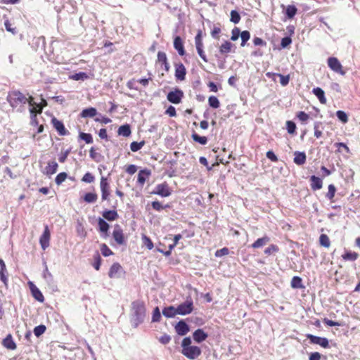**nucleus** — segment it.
I'll return each instance as SVG.
<instances>
[{
  "label": "nucleus",
  "instance_id": "obj_6",
  "mask_svg": "<svg viewBox=\"0 0 360 360\" xmlns=\"http://www.w3.org/2000/svg\"><path fill=\"white\" fill-rule=\"evenodd\" d=\"M193 309V301L191 299L187 300L176 307L177 314L180 315L189 314L192 312Z\"/></svg>",
  "mask_w": 360,
  "mask_h": 360
},
{
  "label": "nucleus",
  "instance_id": "obj_10",
  "mask_svg": "<svg viewBox=\"0 0 360 360\" xmlns=\"http://www.w3.org/2000/svg\"><path fill=\"white\" fill-rule=\"evenodd\" d=\"M112 237L116 241V243L119 245H123L124 243V237L123 234V231L122 228L119 225H115L113 232Z\"/></svg>",
  "mask_w": 360,
  "mask_h": 360
},
{
  "label": "nucleus",
  "instance_id": "obj_21",
  "mask_svg": "<svg viewBox=\"0 0 360 360\" xmlns=\"http://www.w3.org/2000/svg\"><path fill=\"white\" fill-rule=\"evenodd\" d=\"M311 181V188L314 191L319 190L322 188L323 186V181L322 180L314 175H312L310 177Z\"/></svg>",
  "mask_w": 360,
  "mask_h": 360
},
{
  "label": "nucleus",
  "instance_id": "obj_12",
  "mask_svg": "<svg viewBox=\"0 0 360 360\" xmlns=\"http://www.w3.org/2000/svg\"><path fill=\"white\" fill-rule=\"evenodd\" d=\"M29 110L30 112L31 124L37 127L38 125V122L37 120L36 115H37V113L41 112V108H40L39 105L36 103V105L30 108Z\"/></svg>",
  "mask_w": 360,
  "mask_h": 360
},
{
  "label": "nucleus",
  "instance_id": "obj_23",
  "mask_svg": "<svg viewBox=\"0 0 360 360\" xmlns=\"http://www.w3.org/2000/svg\"><path fill=\"white\" fill-rule=\"evenodd\" d=\"M294 162L297 165H302L306 162V154L304 152L296 151L294 153Z\"/></svg>",
  "mask_w": 360,
  "mask_h": 360
},
{
  "label": "nucleus",
  "instance_id": "obj_9",
  "mask_svg": "<svg viewBox=\"0 0 360 360\" xmlns=\"http://www.w3.org/2000/svg\"><path fill=\"white\" fill-rule=\"evenodd\" d=\"M51 238V233L49 226H45L44 232L39 238V243L42 250H45L49 246V240Z\"/></svg>",
  "mask_w": 360,
  "mask_h": 360
},
{
  "label": "nucleus",
  "instance_id": "obj_58",
  "mask_svg": "<svg viewBox=\"0 0 360 360\" xmlns=\"http://www.w3.org/2000/svg\"><path fill=\"white\" fill-rule=\"evenodd\" d=\"M229 253V250L227 248H223L216 251L214 255L217 257H221L224 255H227Z\"/></svg>",
  "mask_w": 360,
  "mask_h": 360
},
{
  "label": "nucleus",
  "instance_id": "obj_49",
  "mask_svg": "<svg viewBox=\"0 0 360 360\" xmlns=\"http://www.w3.org/2000/svg\"><path fill=\"white\" fill-rule=\"evenodd\" d=\"M161 318V314L159 308L157 307L154 309L152 316V322H159Z\"/></svg>",
  "mask_w": 360,
  "mask_h": 360
},
{
  "label": "nucleus",
  "instance_id": "obj_25",
  "mask_svg": "<svg viewBox=\"0 0 360 360\" xmlns=\"http://www.w3.org/2000/svg\"><path fill=\"white\" fill-rule=\"evenodd\" d=\"M235 47V46L229 41H225L220 46H219V52L221 54H226L231 51L232 49Z\"/></svg>",
  "mask_w": 360,
  "mask_h": 360
},
{
  "label": "nucleus",
  "instance_id": "obj_48",
  "mask_svg": "<svg viewBox=\"0 0 360 360\" xmlns=\"http://www.w3.org/2000/svg\"><path fill=\"white\" fill-rule=\"evenodd\" d=\"M335 191H336V188H335V186L333 184H330L328 186V191L326 194V198L332 201L333 198L335 196Z\"/></svg>",
  "mask_w": 360,
  "mask_h": 360
},
{
  "label": "nucleus",
  "instance_id": "obj_63",
  "mask_svg": "<svg viewBox=\"0 0 360 360\" xmlns=\"http://www.w3.org/2000/svg\"><path fill=\"white\" fill-rule=\"evenodd\" d=\"M143 240L148 250H152L153 248V243L148 237H147L146 236H143Z\"/></svg>",
  "mask_w": 360,
  "mask_h": 360
},
{
  "label": "nucleus",
  "instance_id": "obj_53",
  "mask_svg": "<svg viewBox=\"0 0 360 360\" xmlns=\"http://www.w3.org/2000/svg\"><path fill=\"white\" fill-rule=\"evenodd\" d=\"M95 180L94 176L90 173L86 172L82 177V181L85 183H92Z\"/></svg>",
  "mask_w": 360,
  "mask_h": 360
},
{
  "label": "nucleus",
  "instance_id": "obj_54",
  "mask_svg": "<svg viewBox=\"0 0 360 360\" xmlns=\"http://www.w3.org/2000/svg\"><path fill=\"white\" fill-rule=\"evenodd\" d=\"M240 30L238 27H235L231 30V40L232 41H236L238 37L240 36Z\"/></svg>",
  "mask_w": 360,
  "mask_h": 360
},
{
  "label": "nucleus",
  "instance_id": "obj_40",
  "mask_svg": "<svg viewBox=\"0 0 360 360\" xmlns=\"http://www.w3.org/2000/svg\"><path fill=\"white\" fill-rule=\"evenodd\" d=\"M144 145H145L144 141H142L141 142L133 141L130 144V149L133 152H136V151L139 150Z\"/></svg>",
  "mask_w": 360,
  "mask_h": 360
},
{
  "label": "nucleus",
  "instance_id": "obj_41",
  "mask_svg": "<svg viewBox=\"0 0 360 360\" xmlns=\"http://www.w3.org/2000/svg\"><path fill=\"white\" fill-rule=\"evenodd\" d=\"M84 200L88 203L94 202L97 200V195L94 193H87L85 194Z\"/></svg>",
  "mask_w": 360,
  "mask_h": 360
},
{
  "label": "nucleus",
  "instance_id": "obj_61",
  "mask_svg": "<svg viewBox=\"0 0 360 360\" xmlns=\"http://www.w3.org/2000/svg\"><path fill=\"white\" fill-rule=\"evenodd\" d=\"M195 47H203V44L201 38V32H199L195 37Z\"/></svg>",
  "mask_w": 360,
  "mask_h": 360
},
{
  "label": "nucleus",
  "instance_id": "obj_36",
  "mask_svg": "<svg viewBox=\"0 0 360 360\" xmlns=\"http://www.w3.org/2000/svg\"><path fill=\"white\" fill-rule=\"evenodd\" d=\"M150 174V172L146 170H141L138 174V179L137 181L140 184L143 185L144 184L146 180V176H148Z\"/></svg>",
  "mask_w": 360,
  "mask_h": 360
},
{
  "label": "nucleus",
  "instance_id": "obj_16",
  "mask_svg": "<svg viewBox=\"0 0 360 360\" xmlns=\"http://www.w3.org/2000/svg\"><path fill=\"white\" fill-rule=\"evenodd\" d=\"M175 330L178 335L183 336L189 331V327L186 322L180 321L176 325Z\"/></svg>",
  "mask_w": 360,
  "mask_h": 360
},
{
  "label": "nucleus",
  "instance_id": "obj_31",
  "mask_svg": "<svg viewBox=\"0 0 360 360\" xmlns=\"http://www.w3.org/2000/svg\"><path fill=\"white\" fill-rule=\"evenodd\" d=\"M97 114V110L94 108H89L84 109L81 112V116L82 117H93Z\"/></svg>",
  "mask_w": 360,
  "mask_h": 360
},
{
  "label": "nucleus",
  "instance_id": "obj_59",
  "mask_svg": "<svg viewBox=\"0 0 360 360\" xmlns=\"http://www.w3.org/2000/svg\"><path fill=\"white\" fill-rule=\"evenodd\" d=\"M321 122H316L314 123V136L319 139L320 138L321 136H322V132L321 130H319V127L321 126Z\"/></svg>",
  "mask_w": 360,
  "mask_h": 360
},
{
  "label": "nucleus",
  "instance_id": "obj_55",
  "mask_svg": "<svg viewBox=\"0 0 360 360\" xmlns=\"http://www.w3.org/2000/svg\"><path fill=\"white\" fill-rule=\"evenodd\" d=\"M286 128L289 134H293L295 132L296 124L292 121H287Z\"/></svg>",
  "mask_w": 360,
  "mask_h": 360
},
{
  "label": "nucleus",
  "instance_id": "obj_52",
  "mask_svg": "<svg viewBox=\"0 0 360 360\" xmlns=\"http://www.w3.org/2000/svg\"><path fill=\"white\" fill-rule=\"evenodd\" d=\"M79 137L81 139L84 140L86 143H91L93 142V138L91 134H90L81 132L79 134Z\"/></svg>",
  "mask_w": 360,
  "mask_h": 360
},
{
  "label": "nucleus",
  "instance_id": "obj_51",
  "mask_svg": "<svg viewBox=\"0 0 360 360\" xmlns=\"http://www.w3.org/2000/svg\"><path fill=\"white\" fill-rule=\"evenodd\" d=\"M101 251L102 255L105 257H108L113 254L112 250L104 243L101 246Z\"/></svg>",
  "mask_w": 360,
  "mask_h": 360
},
{
  "label": "nucleus",
  "instance_id": "obj_60",
  "mask_svg": "<svg viewBox=\"0 0 360 360\" xmlns=\"http://www.w3.org/2000/svg\"><path fill=\"white\" fill-rule=\"evenodd\" d=\"M297 118L302 122H304L308 120L309 116L308 114L303 111H300L297 115Z\"/></svg>",
  "mask_w": 360,
  "mask_h": 360
},
{
  "label": "nucleus",
  "instance_id": "obj_28",
  "mask_svg": "<svg viewBox=\"0 0 360 360\" xmlns=\"http://www.w3.org/2000/svg\"><path fill=\"white\" fill-rule=\"evenodd\" d=\"M6 264L2 259L0 258V279L6 285H7V277L6 276Z\"/></svg>",
  "mask_w": 360,
  "mask_h": 360
},
{
  "label": "nucleus",
  "instance_id": "obj_17",
  "mask_svg": "<svg viewBox=\"0 0 360 360\" xmlns=\"http://www.w3.org/2000/svg\"><path fill=\"white\" fill-rule=\"evenodd\" d=\"M51 122L54 128L60 135L64 136L68 134V131H66L64 124L62 122H60V120H57L55 117L52 119Z\"/></svg>",
  "mask_w": 360,
  "mask_h": 360
},
{
  "label": "nucleus",
  "instance_id": "obj_35",
  "mask_svg": "<svg viewBox=\"0 0 360 360\" xmlns=\"http://www.w3.org/2000/svg\"><path fill=\"white\" fill-rule=\"evenodd\" d=\"M269 241V238L267 236H264L262 238H258L254 243H252V247L253 248H259L265 245Z\"/></svg>",
  "mask_w": 360,
  "mask_h": 360
},
{
  "label": "nucleus",
  "instance_id": "obj_13",
  "mask_svg": "<svg viewBox=\"0 0 360 360\" xmlns=\"http://www.w3.org/2000/svg\"><path fill=\"white\" fill-rule=\"evenodd\" d=\"M174 48L177 51L180 56H184L186 52L184 50L183 40L179 36H176L174 39Z\"/></svg>",
  "mask_w": 360,
  "mask_h": 360
},
{
  "label": "nucleus",
  "instance_id": "obj_34",
  "mask_svg": "<svg viewBox=\"0 0 360 360\" xmlns=\"http://www.w3.org/2000/svg\"><path fill=\"white\" fill-rule=\"evenodd\" d=\"M358 253L355 252L347 251L342 255V257L345 261H355L358 258Z\"/></svg>",
  "mask_w": 360,
  "mask_h": 360
},
{
  "label": "nucleus",
  "instance_id": "obj_64",
  "mask_svg": "<svg viewBox=\"0 0 360 360\" xmlns=\"http://www.w3.org/2000/svg\"><path fill=\"white\" fill-rule=\"evenodd\" d=\"M292 42V39L290 37H285L281 39V46L282 48H286Z\"/></svg>",
  "mask_w": 360,
  "mask_h": 360
},
{
  "label": "nucleus",
  "instance_id": "obj_2",
  "mask_svg": "<svg viewBox=\"0 0 360 360\" xmlns=\"http://www.w3.org/2000/svg\"><path fill=\"white\" fill-rule=\"evenodd\" d=\"M146 318V307L140 300L131 303V323L134 328H137Z\"/></svg>",
  "mask_w": 360,
  "mask_h": 360
},
{
  "label": "nucleus",
  "instance_id": "obj_19",
  "mask_svg": "<svg viewBox=\"0 0 360 360\" xmlns=\"http://www.w3.org/2000/svg\"><path fill=\"white\" fill-rule=\"evenodd\" d=\"M122 271V266L119 263H114L108 272V276L111 278H119L120 273Z\"/></svg>",
  "mask_w": 360,
  "mask_h": 360
},
{
  "label": "nucleus",
  "instance_id": "obj_1",
  "mask_svg": "<svg viewBox=\"0 0 360 360\" xmlns=\"http://www.w3.org/2000/svg\"><path fill=\"white\" fill-rule=\"evenodd\" d=\"M7 101L13 109L20 112H24L26 110L27 105H28L29 108L36 105L32 96L27 98L22 93L18 91L9 93Z\"/></svg>",
  "mask_w": 360,
  "mask_h": 360
},
{
  "label": "nucleus",
  "instance_id": "obj_22",
  "mask_svg": "<svg viewBox=\"0 0 360 360\" xmlns=\"http://www.w3.org/2000/svg\"><path fill=\"white\" fill-rule=\"evenodd\" d=\"M281 7L285 9V16L289 18L292 19L297 13V8L294 5H288V6L285 7L284 5H281Z\"/></svg>",
  "mask_w": 360,
  "mask_h": 360
},
{
  "label": "nucleus",
  "instance_id": "obj_62",
  "mask_svg": "<svg viewBox=\"0 0 360 360\" xmlns=\"http://www.w3.org/2000/svg\"><path fill=\"white\" fill-rule=\"evenodd\" d=\"M101 264V258L99 255H97L94 257V262L93 263V266L95 268L96 270H99Z\"/></svg>",
  "mask_w": 360,
  "mask_h": 360
},
{
  "label": "nucleus",
  "instance_id": "obj_39",
  "mask_svg": "<svg viewBox=\"0 0 360 360\" xmlns=\"http://www.w3.org/2000/svg\"><path fill=\"white\" fill-rule=\"evenodd\" d=\"M208 103L210 106L213 108H218L220 105L219 99L214 96H211L209 97Z\"/></svg>",
  "mask_w": 360,
  "mask_h": 360
},
{
  "label": "nucleus",
  "instance_id": "obj_37",
  "mask_svg": "<svg viewBox=\"0 0 360 360\" xmlns=\"http://www.w3.org/2000/svg\"><path fill=\"white\" fill-rule=\"evenodd\" d=\"M192 139L194 141L198 142L201 145H205L207 143V139L206 136H200L195 133L192 134Z\"/></svg>",
  "mask_w": 360,
  "mask_h": 360
},
{
  "label": "nucleus",
  "instance_id": "obj_45",
  "mask_svg": "<svg viewBox=\"0 0 360 360\" xmlns=\"http://www.w3.org/2000/svg\"><path fill=\"white\" fill-rule=\"evenodd\" d=\"M240 16L238 11L233 10L231 11V22H233L234 24H237L240 22Z\"/></svg>",
  "mask_w": 360,
  "mask_h": 360
},
{
  "label": "nucleus",
  "instance_id": "obj_29",
  "mask_svg": "<svg viewBox=\"0 0 360 360\" xmlns=\"http://www.w3.org/2000/svg\"><path fill=\"white\" fill-rule=\"evenodd\" d=\"M102 215L104 219L108 221H114L118 217V214L115 210H105Z\"/></svg>",
  "mask_w": 360,
  "mask_h": 360
},
{
  "label": "nucleus",
  "instance_id": "obj_57",
  "mask_svg": "<svg viewBox=\"0 0 360 360\" xmlns=\"http://www.w3.org/2000/svg\"><path fill=\"white\" fill-rule=\"evenodd\" d=\"M280 77V83L282 86H285L289 83V75H283L281 74H276Z\"/></svg>",
  "mask_w": 360,
  "mask_h": 360
},
{
  "label": "nucleus",
  "instance_id": "obj_43",
  "mask_svg": "<svg viewBox=\"0 0 360 360\" xmlns=\"http://www.w3.org/2000/svg\"><path fill=\"white\" fill-rule=\"evenodd\" d=\"M320 244L325 247L328 248L330 246V240L327 235L321 234L319 238Z\"/></svg>",
  "mask_w": 360,
  "mask_h": 360
},
{
  "label": "nucleus",
  "instance_id": "obj_7",
  "mask_svg": "<svg viewBox=\"0 0 360 360\" xmlns=\"http://www.w3.org/2000/svg\"><path fill=\"white\" fill-rule=\"evenodd\" d=\"M307 338L309 340L311 344L319 345L323 348H328L329 347V342L326 338H322L311 334H307Z\"/></svg>",
  "mask_w": 360,
  "mask_h": 360
},
{
  "label": "nucleus",
  "instance_id": "obj_11",
  "mask_svg": "<svg viewBox=\"0 0 360 360\" xmlns=\"http://www.w3.org/2000/svg\"><path fill=\"white\" fill-rule=\"evenodd\" d=\"M28 284L34 298L39 302H43L44 301V297L40 290L31 281H30Z\"/></svg>",
  "mask_w": 360,
  "mask_h": 360
},
{
  "label": "nucleus",
  "instance_id": "obj_47",
  "mask_svg": "<svg viewBox=\"0 0 360 360\" xmlns=\"http://www.w3.org/2000/svg\"><path fill=\"white\" fill-rule=\"evenodd\" d=\"M67 176H68V174L65 172L59 173L55 179L56 184L57 185L61 184L63 181H65V179H67Z\"/></svg>",
  "mask_w": 360,
  "mask_h": 360
},
{
  "label": "nucleus",
  "instance_id": "obj_3",
  "mask_svg": "<svg viewBox=\"0 0 360 360\" xmlns=\"http://www.w3.org/2000/svg\"><path fill=\"white\" fill-rule=\"evenodd\" d=\"M181 353L189 359H195L201 354V349L198 346H190L182 349Z\"/></svg>",
  "mask_w": 360,
  "mask_h": 360
},
{
  "label": "nucleus",
  "instance_id": "obj_42",
  "mask_svg": "<svg viewBox=\"0 0 360 360\" xmlns=\"http://www.w3.org/2000/svg\"><path fill=\"white\" fill-rule=\"evenodd\" d=\"M291 286L293 288H302V279L298 276H294L291 280Z\"/></svg>",
  "mask_w": 360,
  "mask_h": 360
},
{
  "label": "nucleus",
  "instance_id": "obj_26",
  "mask_svg": "<svg viewBox=\"0 0 360 360\" xmlns=\"http://www.w3.org/2000/svg\"><path fill=\"white\" fill-rule=\"evenodd\" d=\"M312 92L319 98L321 103L325 104L326 103L325 93L322 89L320 87L314 88Z\"/></svg>",
  "mask_w": 360,
  "mask_h": 360
},
{
  "label": "nucleus",
  "instance_id": "obj_38",
  "mask_svg": "<svg viewBox=\"0 0 360 360\" xmlns=\"http://www.w3.org/2000/svg\"><path fill=\"white\" fill-rule=\"evenodd\" d=\"M240 38H241V46H245L246 42L250 39V33L248 30H244L241 32L240 33Z\"/></svg>",
  "mask_w": 360,
  "mask_h": 360
},
{
  "label": "nucleus",
  "instance_id": "obj_4",
  "mask_svg": "<svg viewBox=\"0 0 360 360\" xmlns=\"http://www.w3.org/2000/svg\"><path fill=\"white\" fill-rule=\"evenodd\" d=\"M328 67L335 72L339 73L341 75H345V72L342 70V65L338 59L335 57H330L328 58Z\"/></svg>",
  "mask_w": 360,
  "mask_h": 360
},
{
  "label": "nucleus",
  "instance_id": "obj_30",
  "mask_svg": "<svg viewBox=\"0 0 360 360\" xmlns=\"http://www.w3.org/2000/svg\"><path fill=\"white\" fill-rule=\"evenodd\" d=\"M162 314L167 318H172L177 314L176 308L173 306L165 307L162 310Z\"/></svg>",
  "mask_w": 360,
  "mask_h": 360
},
{
  "label": "nucleus",
  "instance_id": "obj_18",
  "mask_svg": "<svg viewBox=\"0 0 360 360\" xmlns=\"http://www.w3.org/2000/svg\"><path fill=\"white\" fill-rule=\"evenodd\" d=\"M207 336V334L202 329L200 328H198L196 330H195L193 334V340L198 343H200L205 340Z\"/></svg>",
  "mask_w": 360,
  "mask_h": 360
},
{
  "label": "nucleus",
  "instance_id": "obj_24",
  "mask_svg": "<svg viewBox=\"0 0 360 360\" xmlns=\"http://www.w3.org/2000/svg\"><path fill=\"white\" fill-rule=\"evenodd\" d=\"M158 60L161 63L162 65H164L165 71H169V64L167 62V58L165 53L159 51L158 53Z\"/></svg>",
  "mask_w": 360,
  "mask_h": 360
},
{
  "label": "nucleus",
  "instance_id": "obj_20",
  "mask_svg": "<svg viewBox=\"0 0 360 360\" xmlns=\"http://www.w3.org/2000/svg\"><path fill=\"white\" fill-rule=\"evenodd\" d=\"M186 73V68L182 63L176 65L175 77L177 79L184 80L185 79Z\"/></svg>",
  "mask_w": 360,
  "mask_h": 360
},
{
  "label": "nucleus",
  "instance_id": "obj_32",
  "mask_svg": "<svg viewBox=\"0 0 360 360\" xmlns=\"http://www.w3.org/2000/svg\"><path fill=\"white\" fill-rule=\"evenodd\" d=\"M99 231L105 233V237L108 236L107 233L109 229V224L102 218H99L98 221Z\"/></svg>",
  "mask_w": 360,
  "mask_h": 360
},
{
  "label": "nucleus",
  "instance_id": "obj_8",
  "mask_svg": "<svg viewBox=\"0 0 360 360\" xmlns=\"http://www.w3.org/2000/svg\"><path fill=\"white\" fill-rule=\"evenodd\" d=\"M183 96V91L179 89H176L174 91H169L167 98L169 102L174 104H178L181 101Z\"/></svg>",
  "mask_w": 360,
  "mask_h": 360
},
{
  "label": "nucleus",
  "instance_id": "obj_27",
  "mask_svg": "<svg viewBox=\"0 0 360 360\" xmlns=\"http://www.w3.org/2000/svg\"><path fill=\"white\" fill-rule=\"evenodd\" d=\"M3 345L8 349H15L16 348V345L14 342L11 335H8L3 340Z\"/></svg>",
  "mask_w": 360,
  "mask_h": 360
},
{
  "label": "nucleus",
  "instance_id": "obj_14",
  "mask_svg": "<svg viewBox=\"0 0 360 360\" xmlns=\"http://www.w3.org/2000/svg\"><path fill=\"white\" fill-rule=\"evenodd\" d=\"M58 165L56 161L49 162L44 169L43 173L47 176H51L57 172Z\"/></svg>",
  "mask_w": 360,
  "mask_h": 360
},
{
  "label": "nucleus",
  "instance_id": "obj_46",
  "mask_svg": "<svg viewBox=\"0 0 360 360\" xmlns=\"http://www.w3.org/2000/svg\"><path fill=\"white\" fill-rule=\"evenodd\" d=\"M70 77H71V79L76 80V81H79V80L84 81L88 78V75L86 73L81 72L72 75Z\"/></svg>",
  "mask_w": 360,
  "mask_h": 360
},
{
  "label": "nucleus",
  "instance_id": "obj_33",
  "mask_svg": "<svg viewBox=\"0 0 360 360\" xmlns=\"http://www.w3.org/2000/svg\"><path fill=\"white\" fill-rule=\"evenodd\" d=\"M117 133L119 135L127 137L131 134V129L129 124H124L119 127Z\"/></svg>",
  "mask_w": 360,
  "mask_h": 360
},
{
  "label": "nucleus",
  "instance_id": "obj_50",
  "mask_svg": "<svg viewBox=\"0 0 360 360\" xmlns=\"http://www.w3.org/2000/svg\"><path fill=\"white\" fill-rule=\"evenodd\" d=\"M336 116L343 123H347L348 121L347 115L342 110L337 111Z\"/></svg>",
  "mask_w": 360,
  "mask_h": 360
},
{
  "label": "nucleus",
  "instance_id": "obj_44",
  "mask_svg": "<svg viewBox=\"0 0 360 360\" xmlns=\"http://www.w3.org/2000/svg\"><path fill=\"white\" fill-rule=\"evenodd\" d=\"M46 326L44 325H39L34 328V334L36 337L39 338L46 331Z\"/></svg>",
  "mask_w": 360,
  "mask_h": 360
},
{
  "label": "nucleus",
  "instance_id": "obj_5",
  "mask_svg": "<svg viewBox=\"0 0 360 360\" xmlns=\"http://www.w3.org/2000/svg\"><path fill=\"white\" fill-rule=\"evenodd\" d=\"M100 188L101 191L102 200H108L110 196V184L108 179L105 176H101L100 182Z\"/></svg>",
  "mask_w": 360,
  "mask_h": 360
},
{
  "label": "nucleus",
  "instance_id": "obj_56",
  "mask_svg": "<svg viewBox=\"0 0 360 360\" xmlns=\"http://www.w3.org/2000/svg\"><path fill=\"white\" fill-rule=\"evenodd\" d=\"M4 26H5L6 30L8 32H11L13 34H15L17 33L16 28L15 27H13L11 26V24L10 23L8 20H6L4 21Z\"/></svg>",
  "mask_w": 360,
  "mask_h": 360
},
{
  "label": "nucleus",
  "instance_id": "obj_15",
  "mask_svg": "<svg viewBox=\"0 0 360 360\" xmlns=\"http://www.w3.org/2000/svg\"><path fill=\"white\" fill-rule=\"evenodd\" d=\"M154 193L162 197H167L171 194L168 186L165 184H158L156 186V191L154 192Z\"/></svg>",
  "mask_w": 360,
  "mask_h": 360
}]
</instances>
